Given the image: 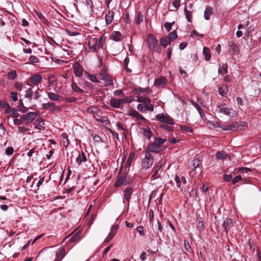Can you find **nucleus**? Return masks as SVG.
Instances as JSON below:
<instances>
[{"instance_id": "obj_1", "label": "nucleus", "mask_w": 261, "mask_h": 261, "mask_svg": "<svg viewBox=\"0 0 261 261\" xmlns=\"http://www.w3.org/2000/svg\"><path fill=\"white\" fill-rule=\"evenodd\" d=\"M166 141V139H163L162 138H155L154 142L148 145V151L159 153L164 150L163 144Z\"/></svg>"}, {"instance_id": "obj_24", "label": "nucleus", "mask_w": 261, "mask_h": 261, "mask_svg": "<svg viewBox=\"0 0 261 261\" xmlns=\"http://www.w3.org/2000/svg\"><path fill=\"white\" fill-rule=\"evenodd\" d=\"M122 38V36L121 33L118 31H114L111 35V38L116 42L120 41Z\"/></svg>"}, {"instance_id": "obj_59", "label": "nucleus", "mask_w": 261, "mask_h": 261, "mask_svg": "<svg viewBox=\"0 0 261 261\" xmlns=\"http://www.w3.org/2000/svg\"><path fill=\"white\" fill-rule=\"evenodd\" d=\"M118 229V225H113L111 227V230L110 232L113 233V234L115 235L117 232Z\"/></svg>"}, {"instance_id": "obj_8", "label": "nucleus", "mask_w": 261, "mask_h": 261, "mask_svg": "<svg viewBox=\"0 0 261 261\" xmlns=\"http://www.w3.org/2000/svg\"><path fill=\"white\" fill-rule=\"evenodd\" d=\"M239 128V123L238 122H232L227 124H222L221 128L225 131L231 130L235 131Z\"/></svg>"}, {"instance_id": "obj_32", "label": "nucleus", "mask_w": 261, "mask_h": 261, "mask_svg": "<svg viewBox=\"0 0 261 261\" xmlns=\"http://www.w3.org/2000/svg\"><path fill=\"white\" fill-rule=\"evenodd\" d=\"M86 112L90 114H96L98 113L99 109L95 106H92L87 108Z\"/></svg>"}, {"instance_id": "obj_25", "label": "nucleus", "mask_w": 261, "mask_h": 261, "mask_svg": "<svg viewBox=\"0 0 261 261\" xmlns=\"http://www.w3.org/2000/svg\"><path fill=\"white\" fill-rule=\"evenodd\" d=\"M47 95L48 98L53 101H60L61 97V96L51 92H47Z\"/></svg>"}, {"instance_id": "obj_37", "label": "nucleus", "mask_w": 261, "mask_h": 261, "mask_svg": "<svg viewBox=\"0 0 261 261\" xmlns=\"http://www.w3.org/2000/svg\"><path fill=\"white\" fill-rule=\"evenodd\" d=\"M18 108L19 111L21 112L22 113H26L29 110L28 108L24 106L22 99H20V100L19 102Z\"/></svg>"}, {"instance_id": "obj_51", "label": "nucleus", "mask_w": 261, "mask_h": 261, "mask_svg": "<svg viewBox=\"0 0 261 261\" xmlns=\"http://www.w3.org/2000/svg\"><path fill=\"white\" fill-rule=\"evenodd\" d=\"M143 20V15L140 12L138 14L137 18L136 20V22L137 24H139L141 22H142Z\"/></svg>"}, {"instance_id": "obj_56", "label": "nucleus", "mask_w": 261, "mask_h": 261, "mask_svg": "<svg viewBox=\"0 0 261 261\" xmlns=\"http://www.w3.org/2000/svg\"><path fill=\"white\" fill-rule=\"evenodd\" d=\"M6 153L8 155H11L13 153L14 148L13 147H8L6 149Z\"/></svg>"}, {"instance_id": "obj_36", "label": "nucleus", "mask_w": 261, "mask_h": 261, "mask_svg": "<svg viewBox=\"0 0 261 261\" xmlns=\"http://www.w3.org/2000/svg\"><path fill=\"white\" fill-rule=\"evenodd\" d=\"M216 156L217 159H218L220 160H224V159H227L228 157L227 154L225 152H224V151H222V152L218 151L216 153Z\"/></svg>"}, {"instance_id": "obj_15", "label": "nucleus", "mask_w": 261, "mask_h": 261, "mask_svg": "<svg viewBox=\"0 0 261 261\" xmlns=\"http://www.w3.org/2000/svg\"><path fill=\"white\" fill-rule=\"evenodd\" d=\"M233 226V221L231 219L227 218L224 220L222 224V227L224 229V231L226 234H227L229 230Z\"/></svg>"}, {"instance_id": "obj_13", "label": "nucleus", "mask_w": 261, "mask_h": 261, "mask_svg": "<svg viewBox=\"0 0 261 261\" xmlns=\"http://www.w3.org/2000/svg\"><path fill=\"white\" fill-rule=\"evenodd\" d=\"M133 189L132 187H127L123 192L124 199L127 202L128 205L129 204L131 195L133 193Z\"/></svg>"}, {"instance_id": "obj_21", "label": "nucleus", "mask_w": 261, "mask_h": 261, "mask_svg": "<svg viewBox=\"0 0 261 261\" xmlns=\"http://www.w3.org/2000/svg\"><path fill=\"white\" fill-rule=\"evenodd\" d=\"M87 161L86 154L84 151H82L81 153H79L76 159V162L78 165H80L82 162H86Z\"/></svg>"}, {"instance_id": "obj_26", "label": "nucleus", "mask_w": 261, "mask_h": 261, "mask_svg": "<svg viewBox=\"0 0 261 261\" xmlns=\"http://www.w3.org/2000/svg\"><path fill=\"white\" fill-rule=\"evenodd\" d=\"M162 167V164H158L155 166V167L154 168V170L153 171V173L151 177V178L152 180L155 179L159 177V176H158V173H159V171H160V170L161 169Z\"/></svg>"}, {"instance_id": "obj_45", "label": "nucleus", "mask_w": 261, "mask_h": 261, "mask_svg": "<svg viewBox=\"0 0 261 261\" xmlns=\"http://www.w3.org/2000/svg\"><path fill=\"white\" fill-rule=\"evenodd\" d=\"M80 239V234L79 233H76L74 236L70 239V242H77Z\"/></svg>"}, {"instance_id": "obj_7", "label": "nucleus", "mask_w": 261, "mask_h": 261, "mask_svg": "<svg viewBox=\"0 0 261 261\" xmlns=\"http://www.w3.org/2000/svg\"><path fill=\"white\" fill-rule=\"evenodd\" d=\"M101 80H103L105 82V86H113L114 83L112 80V76L108 74L105 71H102L100 73Z\"/></svg>"}, {"instance_id": "obj_20", "label": "nucleus", "mask_w": 261, "mask_h": 261, "mask_svg": "<svg viewBox=\"0 0 261 261\" xmlns=\"http://www.w3.org/2000/svg\"><path fill=\"white\" fill-rule=\"evenodd\" d=\"M65 255V250L64 248H60L57 250L56 254L55 261H61Z\"/></svg>"}, {"instance_id": "obj_11", "label": "nucleus", "mask_w": 261, "mask_h": 261, "mask_svg": "<svg viewBox=\"0 0 261 261\" xmlns=\"http://www.w3.org/2000/svg\"><path fill=\"white\" fill-rule=\"evenodd\" d=\"M167 84V81L165 76L156 78L154 81V85L158 87L164 88Z\"/></svg>"}, {"instance_id": "obj_38", "label": "nucleus", "mask_w": 261, "mask_h": 261, "mask_svg": "<svg viewBox=\"0 0 261 261\" xmlns=\"http://www.w3.org/2000/svg\"><path fill=\"white\" fill-rule=\"evenodd\" d=\"M228 91V88L226 86L220 87L218 89V92L220 95L224 96Z\"/></svg>"}, {"instance_id": "obj_44", "label": "nucleus", "mask_w": 261, "mask_h": 261, "mask_svg": "<svg viewBox=\"0 0 261 261\" xmlns=\"http://www.w3.org/2000/svg\"><path fill=\"white\" fill-rule=\"evenodd\" d=\"M134 157H135V153L132 152L129 154V156L126 161L127 166H128L129 167L130 166L131 163H132V161H133V159L134 158Z\"/></svg>"}, {"instance_id": "obj_43", "label": "nucleus", "mask_w": 261, "mask_h": 261, "mask_svg": "<svg viewBox=\"0 0 261 261\" xmlns=\"http://www.w3.org/2000/svg\"><path fill=\"white\" fill-rule=\"evenodd\" d=\"M184 12L187 20L190 22H192V16L191 12L188 10L186 8L185 9Z\"/></svg>"}, {"instance_id": "obj_48", "label": "nucleus", "mask_w": 261, "mask_h": 261, "mask_svg": "<svg viewBox=\"0 0 261 261\" xmlns=\"http://www.w3.org/2000/svg\"><path fill=\"white\" fill-rule=\"evenodd\" d=\"M201 163L200 160H196V159L194 160L193 161V168L194 169V170H196V169L199 167V166L201 165Z\"/></svg>"}, {"instance_id": "obj_18", "label": "nucleus", "mask_w": 261, "mask_h": 261, "mask_svg": "<svg viewBox=\"0 0 261 261\" xmlns=\"http://www.w3.org/2000/svg\"><path fill=\"white\" fill-rule=\"evenodd\" d=\"M213 14V8L210 6H206L204 13V18L205 20L210 19L211 15Z\"/></svg>"}, {"instance_id": "obj_22", "label": "nucleus", "mask_w": 261, "mask_h": 261, "mask_svg": "<svg viewBox=\"0 0 261 261\" xmlns=\"http://www.w3.org/2000/svg\"><path fill=\"white\" fill-rule=\"evenodd\" d=\"M30 81L36 85H37L42 80V76L39 74H35L30 78Z\"/></svg>"}, {"instance_id": "obj_2", "label": "nucleus", "mask_w": 261, "mask_h": 261, "mask_svg": "<svg viewBox=\"0 0 261 261\" xmlns=\"http://www.w3.org/2000/svg\"><path fill=\"white\" fill-rule=\"evenodd\" d=\"M215 111L217 113L222 114L228 117H233L234 114V111L231 108L227 107L225 103H222L220 105L217 106Z\"/></svg>"}, {"instance_id": "obj_10", "label": "nucleus", "mask_w": 261, "mask_h": 261, "mask_svg": "<svg viewBox=\"0 0 261 261\" xmlns=\"http://www.w3.org/2000/svg\"><path fill=\"white\" fill-rule=\"evenodd\" d=\"M128 115L132 117L135 118L137 120L146 121V119L142 114H140L138 111L134 109H130L128 111Z\"/></svg>"}, {"instance_id": "obj_19", "label": "nucleus", "mask_w": 261, "mask_h": 261, "mask_svg": "<svg viewBox=\"0 0 261 261\" xmlns=\"http://www.w3.org/2000/svg\"><path fill=\"white\" fill-rule=\"evenodd\" d=\"M38 112H30L26 114L27 117V121L25 123V125L28 124L30 122H32L35 120L36 117L38 115Z\"/></svg>"}, {"instance_id": "obj_6", "label": "nucleus", "mask_w": 261, "mask_h": 261, "mask_svg": "<svg viewBox=\"0 0 261 261\" xmlns=\"http://www.w3.org/2000/svg\"><path fill=\"white\" fill-rule=\"evenodd\" d=\"M156 118L158 121L161 122L167 123L170 125H173L174 124V120L172 118L167 114H158L156 116Z\"/></svg>"}, {"instance_id": "obj_64", "label": "nucleus", "mask_w": 261, "mask_h": 261, "mask_svg": "<svg viewBox=\"0 0 261 261\" xmlns=\"http://www.w3.org/2000/svg\"><path fill=\"white\" fill-rule=\"evenodd\" d=\"M180 3V0H174L172 2V5L176 9H177L179 7Z\"/></svg>"}, {"instance_id": "obj_46", "label": "nucleus", "mask_w": 261, "mask_h": 261, "mask_svg": "<svg viewBox=\"0 0 261 261\" xmlns=\"http://www.w3.org/2000/svg\"><path fill=\"white\" fill-rule=\"evenodd\" d=\"M33 90L31 88H29L25 91V97L29 99H31L33 96Z\"/></svg>"}, {"instance_id": "obj_33", "label": "nucleus", "mask_w": 261, "mask_h": 261, "mask_svg": "<svg viewBox=\"0 0 261 261\" xmlns=\"http://www.w3.org/2000/svg\"><path fill=\"white\" fill-rule=\"evenodd\" d=\"M194 106L195 107V108L198 111V113L199 115H200V117L202 119H204L205 118V115L202 110V109L201 108L200 106L196 103H194L193 104Z\"/></svg>"}, {"instance_id": "obj_61", "label": "nucleus", "mask_w": 261, "mask_h": 261, "mask_svg": "<svg viewBox=\"0 0 261 261\" xmlns=\"http://www.w3.org/2000/svg\"><path fill=\"white\" fill-rule=\"evenodd\" d=\"M136 230L139 233L140 236H144L145 234H144V228L142 226H138L136 228Z\"/></svg>"}, {"instance_id": "obj_28", "label": "nucleus", "mask_w": 261, "mask_h": 261, "mask_svg": "<svg viewBox=\"0 0 261 261\" xmlns=\"http://www.w3.org/2000/svg\"><path fill=\"white\" fill-rule=\"evenodd\" d=\"M161 45L164 47H166L168 45L170 44L171 42L167 36H164L160 38V40Z\"/></svg>"}, {"instance_id": "obj_31", "label": "nucleus", "mask_w": 261, "mask_h": 261, "mask_svg": "<svg viewBox=\"0 0 261 261\" xmlns=\"http://www.w3.org/2000/svg\"><path fill=\"white\" fill-rule=\"evenodd\" d=\"M35 13L38 17L40 19L41 22L45 24H47L49 23L48 21L45 19L44 16L41 12L35 11Z\"/></svg>"}, {"instance_id": "obj_52", "label": "nucleus", "mask_w": 261, "mask_h": 261, "mask_svg": "<svg viewBox=\"0 0 261 261\" xmlns=\"http://www.w3.org/2000/svg\"><path fill=\"white\" fill-rule=\"evenodd\" d=\"M19 115L20 114L18 113L17 111L15 108H12L11 116L13 118H17L19 116Z\"/></svg>"}, {"instance_id": "obj_60", "label": "nucleus", "mask_w": 261, "mask_h": 261, "mask_svg": "<svg viewBox=\"0 0 261 261\" xmlns=\"http://www.w3.org/2000/svg\"><path fill=\"white\" fill-rule=\"evenodd\" d=\"M88 77L90 81L95 83H99V81L97 80V77L95 75H91L90 74H88Z\"/></svg>"}, {"instance_id": "obj_23", "label": "nucleus", "mask_w": 261, "mask_h": 261, "mask_svg": "<svg viewBox=\"0 0 261 261\" xmlns=\"http://www.w3.org/2000/svg\"><path fill=\"white\" fill-rule=\"evenodd\" d=\"M114 12L112 10H109L106 15V23L107 25L110 24L114 19Z\"/></svg>"}, {"instance_id": "obj_29", "label": "nucleus", "mask_w": 261, "mask_h": 261, "mask_svg": "<svg viewBox=\"0 0 261 261\" xmlns=\"http://www.w3.org/2000/svg\"><path fill=\"white\" fill-rule=\"evenodd\" d=\"M203 54L206 61H208L211 60V56L210 49L207 47H204L203 49Z\"/></svg>"}, {"instance_id": "obj_63", "label": "nucleus", "mask_w": 261, "mask_h": 261, "mask_svg": "<svg viewBox=\"0 0 261 261\" xmlns=\"http://www.w3.org/2000/svg\"><path fill=\"white\" fill-rule=\"evenodd\" d=\"M29 61L32 63H36L38 61V58L35 56H31L29 57Z\"/></svg>"}, {"instance_id": "obj_40", "label": "nucleus", "mask_w": 261, "mask_h": 261, "mask_svg": "<svg viewBox=\"0 0 261 261\" xmlns=\"http://www.w3.org/2000/svg\"><path fill=\"white\" fill-rule=\"evenodd\" d=\"M143 134L148 139H150L152 132L149 128H143Z\"/></svg>"}, {"instance_id": "obj_54", "label": "nucleus", "mask_w": 261, "mask_h": 261, "mask_svg": "<svg viewBox=\"0 0 261 261\" xmlns=\"http://www.w3.org/2000/svg\"><path fill=\"white\" fill-rule=\"evenodd\" d=\"M242 179V178L241 175H237L231 180V184L232 185H235L240 180Z\"/></svg>"}, {"instance_id": "obj_49", "label": "nucleus", "mask_w": 261, "mask_h": 261, "mask_svg": "<svg viewBox=\"0 0 261 261\" xmlns=\"http://www.w3.org/2000/svg\"><path fill=\"white\" fill-rule=\"evenodd\" d=\"M114 236H115L114 234L110 232L109 233L108 237L105 239L103 244H105L108 243L109 242H110L113 239V238H114Z\"/></svg>"}, {"instance_id": "obj_4", "label": "nucleus", "mask_w": 261, "mask_h": 261, "mask_svg": "<svg viewBox=\"0 0 261 261\" xmlns=\"http://www.w3.org/2000/svg\"><path fill=\"white\" fill-rule=\"evenodd\" d=\"M153 163V158L149 151L145 153V158L142 160V166L144 168H149Z\"/></svg>"}, {"instance_id": "obj_34", "label": "nucleus", "mask_w": 261, "mask_h": 261, "mask_svg": "<svg viewBox=\"0 0 261 261\" xmlns=\"http://www.w3.org/2000/svg\"><path fill=\"white\" fill-rule=\"evenodd\" d=\"M197 227L200 230H204L203 224L202 222V219L200 217L198 216L196 219Z\"/></svg>"}, {"instance_id": "obj_16", "label": "nucleus", "mask_w": 261, "mask_h": 261, "mask_svg": "<svg viewBox=\"0 0 261 261\" xmlns=\"http://www.w3.org/2000/svg\"><path fill=\"white\" fill-rule=\"evenodd\" d=\"M228 52L231 55H234L236 54L238 51V48L237 45L235 44L233 41L228 42Z\"/></svg>"}, {"instance_id": "obj_58", "label": "nucleus", "mask_w": 261, "mask_h": 261, "mask_svg": "<svg viewBox=\"0 0 261 261\" xmlns=\"http://www.w3.org/2000/svg\"><path fill=\"white\" fill-rule=\"evenodd\" d=\"M18 130L19 133L25 134L29 130V128L23 126H19Z\"/></svg>"}, {"instance_id": "obj_41", "label": "nucleus", "mask_w": 261, "mask_h": 261, "mask_svg": "<svg viewBox=\"0 0 261 261\" xmlns=\"http://www.w3.org/2000/svg\"><path fill=\"white\" fill-rule=\"evenodd\" d=\"M7 76L9 80H14L17 76L16 71L15 70H12L8 73Z\"/></svg>"}, {"instance_id": "obj_9", "label": "nucleus", "mask_w": 261, "mask_h": 261, "mask_svg": "<svg viewBox=\"0 0 261 261\" xmlns=\"http://www.w3.org/2000/svg\"><path fill=\"white\" fill-rule=\"evenodd\" d=\"M110 105L114 108L122 109L123 108L121 99L112 98L110 100Z\"/></svg>"}, {"instance_id": "obj_57", "label": "nucleus", "mask_w": 261, "mask_h": 261, "mask_svg": "<svg viewBox=\"0 0 261 261\" xmlns=\"http://www.w3.org/2000/svg\"><path fill=\"white\" fill-rule=\"evenodd\" d=\"M11 98L14 101L18 100V93L17 92H12L11 93Z\"/></svg>"}, {"instance_id": "obj_30", "label": "nucleus", "mask_w": 261, "mask_h": 261, "mask_svg": "<svg viewBox=\"0 0 261 261\" xmlns=\"http://www.w3.org/2000/svg\"><path fill=\"white\" fill-rule=\"evenodd\" d=\"M228 65L227 63H223L222 66H220L218 69V73L220 74L228 73Z\"/></svg>"}, {"instance_id": "obj_5", "label": "nucleus", "mask_w": 261, "mask_h": 261, "mask_svg": "<svg viewBox=\"0 0 261 261\" xmlns=\"http://www.w3.org/2000/svg\"><path fill=\"white\" fill-rule=\"evenodd\" d=\"M121 172V170L119 172L118 179L115 183V186L116 187H120L122 185H126L129 183V180L127 179L126 174H123L122 175H120Z\"/></svg>"}, {"instance_id": "obj_14", "label": "nucleus", "mask_w": 261, "mask_h": 261, "mask_svg": "<svg viewBox=\"0 0 261 261\" xmlns=\"http://www.w3.org/2000/svg\"><path fill=\"white\" fill-rule=\"evenodd\" d=\"M145 102H142V105L144 108L145 109L146 111H151L152 112L154 110L153 105L151 103L150 98L148 97H147L145 100Z\"/></svg>"}, {"instance_id": "obj_42", "label": "nucleus", "mask_w": 261, "mask_h": 261, "mask_svg": "<svg viewBox=\"0 0 261 261\" xmlns=\"http://www.w3.org/2000/svg\"><path fill=\"white\" fill-rule=\"evenodd\" d=\"M121 103H122V105H123L124 103H131L133 101V99L131 96H129V97H124L123 98H121Z\"/></svg>"}, {"instance_id": "obj_62", "label": "nucleus", "mask_w": 261, "mask_h": 261, "mask_svg": "<svg viewBox=\"0 0 261 261\" xmlns=\"http://www.w3.org/2000/svg\"><path fill=\"white\" fill-rule=\"evenodd\" d=\"M77 98L75 97H66L65 100L68 103L74 102L76 101Z\"/></svg>"}, {"instance_id": "obj_55", "label": "nucleus", "mask_w": 261, "mask_h": 261, "mask_svg": "<svg viewBox=\"0 0 261 261\" xmlns=\"http://www.w3.org/2000/svg\"><path fill=\"white\" fill-rule=\"evenodd\" d=\"M208 123L210 125H212L215 128L219 127L221 128V124L218 122V121H209Z\"/></svg>"}, {"instance_id": "obj_35", "label": "nucleus", "mask_w": 261, "mask_h": 261, "mask_svg": "<svg viewBox=\"0 0 261 261\" xmlns=\"http://www.w3.org/2000/svg\"><path fill=\"white\" fill-rule=\"evenodd\" d=\"M71 87L72 89L76 92H79L81 93H84V90L80 88V87H79L77 84L74 82H72Z\"/></svg>"}, {"instance_id": "obj_17", "label": "nucleus", "mask_w": 261, "mask_h": 261, "mask_svg": "<svg viewBox=\"0 0 261 261\" xmlns=\"http://www.w3.org/2000/svg\"><path fill=\"white\" fill-rule=\"evenodd\" d=\"M73 71L76 76L80 77L83 74V68L78 63H76L74 64Z\"/></svg>"}, {"instance_id": "obj_50", "label": "nucleus", "mask_w": 261, "mask_h": 261, "mask_svg": "<svg viewBox=\"0 0 261 261\" xmlns=\"http://www.w3.org/2000/svg\"><path fill=\"white\" fill-rule=\"evenodd\" d=\"M64 141V145L67 146L68 145V136L66 133H63L61 135Z\"/></svg>"}, {"instance_id": "obj_53", "label": "nucleus", "mask_w": 261, "mask_h": 261, "mask_svg": "<svg viewBox=\"0 0 261 261\" xmlns=\"http://www.w3.org/2000/svg\"><path fill=\"white\" fill-rule=\"evenodd\" d=\"M174 22H175L174 21H173V22H171V23L168 22H166L164 24V27H165V29L168 32H169L171 30L172 26L174 23Z\"/></svg>"}, {"instance_id": "obj_27", "label": "nucleus", "mask_w": 261, "mask_h": 261, "mask_svg": "<svg viewBox=\"0 0 261 261\" xmlns=\"http://www.w3.org/2000/svg\"><path fill=\"white\" fill-rule=\"evenodd\" d=\"M148 90L147 89L142 88L140 87H135L133 89L134 94L137 95H139L144 93H148Z\"/></svg>"}, {"instance_id": "obj_39", "label": "nucleus", "mask_w": 261, "mask_h": 261, "mask_svg": "<svg viewBox=\"0 0 261 261\" xmlns=\"http://www.w3.org/2000/svg\"><path fill=\"white\" fill-rule=\"evenodd\" d=\"M169 40L171 42L177 38V35L175 30L172 31L170 33H169V35L167 36Z\"/></svg>"}, {"instance_id": "obj_3", "label": "nucleus", "mask_w": 261, "mask_h": 261, "mask_svg": "<svg viewBox=\"0 0 261 261\" xmlns=\"http://www.w3.org/2000/svg\"><path fill=\"white\" fill-rule=\"evenodd\" d=\"M147 44L150 49L160 53L161 47L158 45V41L156 38L152 35L149 34L147 38Z\"/></svg>"}, {"instance_id": "obj_12", "label": "nucleus", "mask_w": 261, "mask_h": 261, "mask_svg": "<svg viewBox=\"0 0 261 261\" xmlns=\"http://www.w3.org/2000/svg\"><path fill=\"white\" fill-rule=\"evenodd\" d=\"M97 42V38L94 37H90L88 40V45L89 48L93 52H96V43Z\"/></svg>"}, {"instance_id": "obj_47", "label": "nucleus", "mask_w": 261, "mask_h": 261, "mask_svg": "<svg viewBox=\"0 0 261 261\" xmlns=\"http://www.w3.org/2000/svg\"><path fill=\"white\" fill-rule=\"evenodd\" d=\"M180 128L182 131H186L191 133H193V129L187 125H180Z\"/></svg>"}]
</instances>
